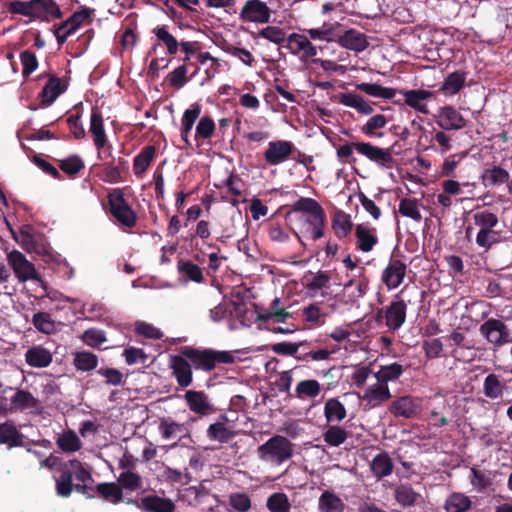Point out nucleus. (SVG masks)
Instances as JSON below:
<instances>
[{
	"mask_svg": "<svg viewBox=\"0 0 512 512\" xmlns=\"http://www.w3.org/2000/svg\"><path fill=\"white\" fill-rule=\"evenodd\" d=\"M293 443L282 435H274L257 448L258 459L271 467H279L293 456Z\"/></svg>",
	"mask_w": 512,
	"mask_h": 512,
	"instance_id": "obj_1",
	"label": "nucleus"
},
{
	"mask_svg": "<svg viewBox=\"0 0 512 512\" xmlns=\"http://www.w3.org/2000/svg\"><path fill=\"white\" fill-rule=\"evenodd\" d=\"M474 224L479 228L476 244L484 249L491 248L502 240V230L498 229V216L488 210H476L473 213Z\"/></svg>",
	"mask_w": 512,
	"mask_h": 512,
	"instance_id": "obj_2",
	"label": "nucleus"
},
{
	"mask_svg": "<svg viewBox=\"0 0 512 512\" xmlns=\"http://www.w3.org/2000/svg\"><path fill=\"white\" fill-rule=\"evenodd\" d=\"M7 263L20 283L32 281L46 290L45 282L27 257L18 250H12L7 254Z\"/></svg>",
	"mask_w": 512,
	"mask_h": 512,
	"instance_id": "obj_3",
	"label": "nucleus"
},
{
	"mask_svg": "<svg viewBox=\"0 0 512 512\" xmlns=\"http://www.w3.org/2000/svg\"><path fill=\"white\" fill-rule=\"evenodd\" d=\"M184 355L189 358L196 369L211 371L217 363L230 364L235 361V356L230 351L215 350H187Z\"/></svg>",
	"mask_w": 512,
	"mask_h": 512,
	"instance_id": "obj_4",
	"label": "nucleus"
},
{
	"mask_svg": "<svg viewBox=\"0 0 512 512\" xmlns=\"http://www.w3.org/2000/svg\"><path fill=\"white\" fill-rule=\"evenodd\" d=\"M307 33L301 34L293 32L287 36L286 48L293 56H297L301 61L313 60L319 53V49L314 45Z\"/></svg>",
	"mask_w": 512,
	"mask_h": 512,
	"instance_id": "obj_5",
	"label": "nucleus"
},
{
	"mask_svg": "<svg viewBox=\"0 0 512 512\" xmlns=\"http://www.w3.org/2000/svg\"><path fill=\"white\" fill-rule=\"evenodd\" d=\"M271 10L262 0H247L239 12L243 23L266 24L270 21Z\"/></svg>",
	"mask_w": 512,
	"mask_h": 512,
	"instance_id": "obj_6",
	"label": "nucleus"
},
{
	"mask_svg": "<svg viewBox=\"0 0 512 512\" xmlns=\"http://www.w3.org/2000/svg\"><path fill=\"white\" fill-rule=\"evenodd\" d=\"M407 305L402 299L393 300L385 309L377 312V317L385 320L389 331H398L406 321Z\"/></svg>",
	"mask_w": 512,
	"mask_h": 512,
	"instance_id": "obj_7",
	"label": "nucleus"
},
{
	"mask_svg": "<svg viewBox=\"0 0 512 512\" xmlns=\"http://www.w3.org/2000/svg\"><path fill=\"white\" fill-rule=\"evenodd\" d=\"M355 150L370 161L383 168H390L393 164V156L390 148H380L369 142H354Z\"/></svg>",
	"mask_w": 512,
	"mask_h": 512,
	"instance_id": "obj_8",
	"label": "nucleus"
},
{
	"mask_svg": "<svg viewBox=\"0 0 512 512\" xmlns=\"http://www.w3.org/2000/svg\"><path fill=\"white\" fill-rule=\"evenodd\" d=\"M110 212L122 225L132 228L136 225L137 215L126 202L122 194L109 195Z\"/></svg>",
	"mask_w": 512,
	"mask_h": 512,
	"instance_id": "obj_9",
	"label": "nucleus"
},
{
	"mask_svg": "<svg viewBox=\"0 0 512 512\" xmlns=\"http://www.w3.org/2000/svg\"><path fill=\"white\" fill-rule=\"evenodd\" d=\"M480 333L485 339L495 346L509 343V330L505 323L498 319H488L480 326Z\"/></svg>",
	"mask_w": 512,
	"mask_h": 512,
	"instance_id": "obj_10",
	"label": "nucleus"
},
{
	"mask_svg": "<svg viewBox=\"0 0 512 512\" xmlns=\"http://www.w3.org/2000/svg\"><path fill=\"white\" fill-rule=\"evenodd\" d=\"M392 397L389 386L376 380L375 383L369 384L359 396L362 403L368 408H376L390 400Z\"/></svg>",
	"mask_w": 512,
	"mask_h": 512,
	"instance_id": "obj_11",
	"label": "nucleus"
},
{
	"mask_svg": "<svg viewBox=\"0 0 512 512\" xmlns=\"http://www.w3.org/2000/svg\"><path fill=\"white\" fill-rule=\"evenodd\" d=\"M294 145L291 141L275 140L268 143L264 152L265 161L271 166H277L286 162L292 155Z\"/></svg>",
	"mask_w": 512,
	"mask_h": 512,
	"instance_id": "obj_12",
	"label": "nucleus"
},
{
	"mask_svg": "<svg viewBox=\"0 0 512 512\" xmlns=\"http://www.w3.org/2000/svg\"><path fill=\"white\" fill-rule=\"evenodd\" d=\"M184 400L189 410L200 417L208 416L216 411L209 396L204 391L187 390Z\"/></svg>",
	"mask_w": 512,
	"mask_h": 512,
	"instance_id": "obj_13",
	"label": "nucleus"
},
{
	"mask_svg": "<svg viewBox=\"0 0 512 512\" xmlns=\"http://www.w3.org/2000/svg\"><path fill=\"white\" fill-rule=\"evenodd\" d=\"M436 124L443 130H460L466 126V120L455 107H440L435 115Z\"/></svg>",
	"mask_w": 512,
	"mask_h": 512,
	"instance_id": "obj_14",
	"label": "nucleus"
},
{
	"mask_svg": "<svg viewBox=\"0 0 512 512\" xmlns=\"http://www.w3.org/2000/svg\"><path fill=\"white\" fill-rule=\"evenodd\" d=\"M404 97V103L421 114H429L428 101L435 93L427 89L397 90Z\"/></svg>",
	"mask_w": 512,
	"mask_h": 512,
	"instance_id": "obj_15",
	"label": "nucleus"
},
{
	"mask_svg": "<svg viewBox=\"0 0 512 512\" xmlns=\"http://www.w3.org/2000/svg\"><path fill=\"white\" fill-rule=\"evenodd\" d=\"M421 407V399L410 395L396 398L390 405V412L396 417L412 418Z\"/></svg>",
	"mask_w": 512,
	"mask_h": 512,
	"instance_id": "obj_16",
	"label": "nucleus"
},
{
	"mask_svg": "<svg viewBox=\"0 0 512 512\" xmlns=\"http://www.w3.org/2000/svg\"><path fill=\"white\" fill-rule=\"evenodd\" d=\"M337 43L357 53L363 52L369 46L367 36L356 29H348L343 34H338Z\"/></svg>",
	"mask_w": 512,
	"mask_h": 512,
	"instance_id": "obj_17",
	"label": "nucleus"
},
{
	"mask_svg": "<svg viewBox=\"0 0 512 512\" xmlns=\"http://www.w3.org/2000/svg\"><path fill=\"white\" fill-rule=\"evenodd\" d=\"M406 275V265L400 260H391L382 272V281L388 290L399 287Z\"/></svg>",
	"mask_w": 512,
	"mask_h": 512,
	"instance_id": "obj_18",
	"label": "nucleus"
},
{
	"mask_svg": "<svg viewBox=\"0 0 512 512\" xmlns=\"http://www.w3.org/2000/svg\"><path fill=\"white\" fill-rule=\"evenodd\" d=\"M89 132L98 151V158H101V150L106 146L108 138L104 128L103 117L97 109H93L91 112Z\"/></svg>",
	"mask_w": 512,
	"mask_h": 512,
	"instance_id": "obj_19",
	"label": "nucleus"
},
{
	"mask_svg": "<svg viewBox=\"0 0 512 512\" xmlns=\"http://www.w3.org/2000/svg\"><path fill=\"white\" fill-rule=\"evenodd\" d=\"M228 417L220 415L218 420L209 425L207 428V437L211 441L227 443L236 436V432L228 426Z\"/></svg>",
	"mask_w": 512,
	"mask_h": 512,
	"instance_id": "obj_20",
	"label": "nucleus"
},
{
	"mask_svg": "<svg viewBox=\"0 0 512 512\" xmlns=\"http://www.w3.org/2000/svg\"><path fill=\"white\" fill-rule=\"evenodd\" d=\"M368 291V281L362 279L358 282L355 280L348 281L343 288V295L337 296V302L354 305L363 298Z\"/></svg>",
	"mask_w": 512,
	"mask_h": 512,
	"instance_id": "obj_21",
	"label": "nucleus"
},
{
	"mask_svg": "<svg viewBox=\"0 0 512 512\" xmlns=\"http://www.w3.org/2000/svg\"><path fill=\"white\" fill-rule=\"evenodd\" d=\"M170 367L176 377L177 383L181 387H188L193 381L192 369L189 362L182 356H171Z\"/></svg>",
	"mask_w": 512,
	"mask_h": 512,
	"instance_id": "obj_22",
	"label": "nucleus"
},
{
	"mask_svg": "<svg viewBox=\"0 0 512 512\" xmlns=\"http://www.w3.org/2000/svg\"><path fill=\"white\" fill-rule=\"evenodd\" d=\"M325 220V213L312 217H301V232L311 240L320 239L324 236Z\"/></svg>",
	"mask_w": 512,
	"mask_h": 512,
	"instance_id": "obj_23",
	"label": "nucleus"
},
{
	"mask_svg": "<svg viewBox=\"0 0 512 512\" xmlns=\"http://www.w3.org/2000/svg\"><path fill=\"white\" fill-rule=\"evenodd\" d=\"M200 114L201 106L198 103H194L188 109H186L182 115L180 135L186 146H190L188 137L196 120L200 117Z\"/></svg>",
	"mask_w": 512,
	"mask_h": 512,
	"instance_id": "obj_24",
	"label": "nucleus"
},
{
	"mask_svg": "<svg viewBox=\"0 0 512 512\" xmlns=\"http://www.w3.org/2000/svg\"><path fill=\"white\" fill-rule=\"evenodd\" d=\"M357 247L363 252H370L378 243L376 229L365 224H358L355 228Z\"/></svg>",
	"mask_w": 512,
	"mask_h": 512,
	"instance_id": "obj_25",
	"label": "nucleus"
},
{
	"mask_svg": "<svg viewBox=\"0 0 512 512\" xmlns=\"http://www.w3.org/2000/svg\"><path fill=\"white\" fill-rule=\"evenodd\" d=\"M53 359L52 353L42 347V346H34L29 348L25 353V361L26 363L35 368H44L51 364Z\"/></svg>",
	"mask_w": 512,
	"mask_h": 512,
	"instance_id": "obj_26",
	"label": "nucleus"
},
{
	"mask_svg": "<svg viewBox=\"0 0 512 512\" xmlns=\"http://www.w3.org/2000/svg\"><path fill=\"white\" fill-rule=\"evenodd\" d=\"M58 448L64 453H75L82 448V441L74 430L67 429L56 437Z\"/></svg>",
	"mask_w": 512,
	"mask_h": 512,
	"instance_id": "obj_27",
	"label": "nucleus"
},
{
	"mask_svg": "<svg viewBox=\"0 0 512 512\" xmlns=\"http://www.w3.org/2000/svg\"><path fill=\"white\" fill-rule=\"evenodd\" d=\"M509 172L501 166L484 169L480 179L485 187L500 186L509 181Z\"/></svg>",
	"mask_w": 512,
	"mask_h": 512,
	"instance_id": "obj_28",
	"label": "nucleus"
},
{
	"mask_svg": "<svg viewBox=\"0 0 512 512\" xmlns=\"http://www.w3.org/2000/svg\"><path fill=\"white\" fill-rule=\"evenodd\" d=\"M339 24L324 22L322 26L306 29L305 32L312 40L337 42V27Z\"/></svg>",
	"mask_w": 512,
	"mask_h": 512,
	"instance_id": "obj_29",
	"label": "nucleus"
},
{
	"mask_svg": "<svg viewBox=\"0 0 512 512\" xmlns=\"http://www.w3.org/2000/svg\"><path fill=\"white\" fill-rule=\"evenodd\" d=\"M324 416L327 423H340L346 418L347 411L338 398H330L325 402Z\"/></svg>",
	"mask_w": 512,
	"mask_h": 512,
	"instance_id": "obj_30",
	"label": "nucleus"
},
{
	"mask_svg": "<svg viewBox=\"0 0 512 512\" xmlns=\"http://www.w3.org/2000/svg\"><path fill=\"white\" fill-rule=\"evenodd\" d=\"M371 471L377 479L389 476L393 471V462L386 452L379 453L370 464Z\"/></svg>",
	"mask_w": 512,
	"mask_h": 512,
	"instance_id": "obj_31",
	"label": "nucleus"
},
{
	"mask_svg": "<svg viewBox=\"0 0 512 512\" xmlns=\"http://www.w3.org/2000/svg\"><path fill=\"white\" fill-rule=\"evenodd\" d=\"M465 82L466 73L463 71H455L445 78L440 90L443 94L452 96L457 94L464 87Z\"/></svg>",
	"mask_w": 512,
	"mask_h": 512,
	"instance_id": "obj_32",
	"label": "nucleus"
},
{
	"mask_svg": "<svg viewBox=\"0 0 512 512\" xmlns=\"http://www.w3.org/2000/svg\"><path fill=\"white\" fill-rule=\"evenodd\" d=\"M421 203L416 198L407 197L399 201L398 212L406 218H410L415 222L422 220Z\"/></svg>",
	"mask_w": 512,
	"mask_h": 512,
	"instance_id": "obj_33",
	"label": "nucleus"
},
{
	"mask_svg": "<svg viewBox=\"0 0 512 512\" xmlns=\"http://www.w3.org/2000/svg\"><path fill=\"white\" fill-rule=\"evenodd\" d=\"M340 103L354 108L363 115H371L374 111L372 105L362 96L354 93H345L340 97Z\"/></svg>",
	"mask_w": 512,
	"mask_h": 512,
	"instance_id": "obj_34",
	"label": "nucleus"
},
{
	"mask_svg": "<svg viewBox=\"0 0 512 512\" xmlns=\"http://www.w3.org/2000/svg\"><path fill=\"white\" fill-rule=\"evenodd\" d=\"M293 212L303 214L301 217H312L324 214L322 206L314 199L301 197L293 205Z\"/></svg>",
	"mask_w": 512,
	"mask_h": 512,
	"instance_id": "obj_35",
	"label": "nucleus"
},
{
	"mask_svg": "<svg viewBox=\"0 0 512 512\" xmlns=\"http://www.w3.org/2000/svg\"><path fill=\"white\" fill-rule=\"evenodd\" d=\"M142 507L146 512H173L174 503L167 498L147 496L142 499Z\"/></svg>",
	"mask_w": 512,
	"mask_h": 512,
	"instance_id": "obj_36",
	"label": "nucleus"
},
{
	"mask_svg": "<svg viewBox=\"0 0 512 512\" xmlns=\"http://www.w3.org/2000/svg\"><path fill=\"white\" fill-rule=\"evenodd\" d=\"M330 287L331 276L326 271L317 272L307 284V289L313 297L318 295V291H321V296L325 297L327 295L325 290H328Z\"/></svg>",
	"mask_w": 512,
	"mask_h": 512,
	"instance_id": "obj_37",
	"label": "nucleus"
},
{
	"mask_svg": "<svg viewBox=\"0 0 512 512\" xmlns=\"http://www.w3.org/2000/svg\"><path fill=\"white\" fill-rule=\"evenodd\" d=\"M404 373V367L399 363L381 365L379 370L374 373L376 380L388 385L389 382L398 380Z\"/></svg>",
	"mask_w": 512,
	"mask_h": 512,
	"instance_id": "obj_38",
	"label": "nucleus"
},
{
	"mask_svg": "<svg viewBox=\"0 0 512 512\" xmlns=\"http://www.w3.org/2000/svg\"><path fill=\"white\" fill-rule=\"evenodd\" d=\"M155 153V147L150 145L144 147L140 153L135 156L133 160V171L136 176H142L145 173L149 168Z\"/></svg>",
	"mask_w": 512,
	"mask_h": 512,
	"instance_id": "obj_39",
	"label": "nucleus"
},
{
	"mask_svg": "<svg viewBox=\"0 0 512 512\" xmlns=\"http://www.w3.org/2000/svg\"><path fill=\"white\" fill-rule=\"evenodd\" d=\"M395 500L402 507H410L421 497L409 484H401L394 491Z\"/></svg>",
	"mask_w": 512,
	"mask_h": 512,
	"instance_id": "obj_40",
	"label": "nucleus"
},
{
	"mask_svg": "<svg viewBox=\"0 0 512 512\" xmlns=\"http://www.w3.org/2000/svg\"><path fill=\"white\" fill-rule=\"evenodd\" d=\"M441 187L442 190L448 193L451 197L458 196L464 193L472 195L476 188V183L468 181L459 182L453 179H447L442 181Z\"/></svg>",
	"mask_w": 512,
	"mask_h": 512,
	"instance_id": "obj_41",
	"label": "nucleus"
},
{
	"mask_svg": "<svg viewBox=\"0 0 512 512\" xmlns=\"http://www.w3.org/2000/svg\"><path fill=\"white\" fill-rule=\"evenodd\" d=\"M318 505L322 512H343L345 508L341 498L328 490L320 495Z\"/></svg>",
	"mask_w": 512,
	"mask_h": 512,
	"instance_id": "obj_42",
	"label": "nucleus"
},
{
	"mask_svg": "<svg viewBox=\"0 0 512 512\" xmlns=\"http://www.w3.org/2000/svg\"><path fill=\"white\" fill-rule=\"evenodd\" d=\"M11 404L18 410H36L39 407V401L30 392L18 390L11 398Z\"/></svg>",
	"mask_w": 512,
	"mask_h": 512,
	"instance_id": "obj_43",
	"label": "nucleus"
},
{
	"mask_svg": "<svg viewBox=\"0 0 512 512\" xmlns=\"http://www.w3.org/2000/svg\"><path fill=\"white\" fill-rule=\"evenodd\" d=\"M471 499L463 493L454 492L448 496L444 508L446 512H466L471 507Z\"/></svg>",
	"mask_w": 512,
	"mask_h": 512,
	"instance_id": "obj_44",
	"label": "nucleus"
},
{
	"mask_svg": "<svg viewBox=\"0 0 512 512\" xmlns=\"http://www.w3.org/2000/svg\"><path fill=\"white\" fill-rule=\"evenodd\" d=\"M357 89L376 98L392 99L397 94V90L390 87H384L379 84L372 83H360L357 85Z\"/></svg>",
	"mask_w": 512,
	"mask_h": 512,
	"instance_id": "obj_45",
	"label": "nucleus"
},
{
	"mask_svg": "<svg viewBox=\"0 0 512 512\" xmlns=\"http://www.w3.org/2000/svg\"><path fill=\"white\" fill-rule=\"evenodd\" d=\"M73 365L78 371L89 372L98 366V357L88 351L76 352L73 358Z\"/></svg>",
	"mask_w": 512,
	"mask_h": 512,
	"instance_id": "obj_46",
	"label": "nucleus"
},
{
	"mask_svg": "<svg viewBox=\"0 0 512 512\" xmlns=\"http://www.w3.org/2000/svg\"><path fill=\"white\" fill-rule=\"evenodd\" d=\"M159 430L164 439L170 440L179 438L186 432V427L183 423H178L171 419H162L159 424Z\"/></svg>",
	"mask_w": 512,
	"mask_h": 512,
	"instance_id": "obj_47",
	"label": "nucleus"
},
{
	"mask_svg": "<svg viewBox=\"0 0 512 512\" xmlns=\"http://www.w3.org/2000/svg\"><path fill=\"white\" fill-rule=\"evenodd\" d=\"M35 8L39 11L38 19L47 20L49 16L61 18L62 13L54 0H33Z\"/></svg>",
	"mask_w": 512,
	"mask_h": 512,
	"instance_id": "obj_48",
	"label": "nucleus"
},
{
	"mask_svg": "<svg viewBox=\"0 0 512 512\" xmlns=\"http://www.w3.org/2000/svg\"><path fill=\"white\" fill-rule=\"evenodd\" d=\"M352 226L353 224L348 214L343 211L335 213L332 220V228L338 237H346L351 232Z\"/></svg>",
	"mask_w": 512,
	"mask_h": 512,
	"instance_id": "obj_49",
	"label": "nucleus"
},
{
	"mask_svg": "<svg viewBox=\"0 0 512 512\" xmlns=\"http://www.w3.org/2000/svg\"><path fill=\"white\" fill-rule=\"evenodd\" d=\"M62 467L68 470L71 477L73 478L74 476L79 483L85 484L92 479L91 473L76 459L69 460Z\"/></svg>",
	"mask_w": 512,
	"mask_h": 512,
	"instance_id": "obj_50",
	"label": "nucleus"
},
{
	"mask_svg": "<svg viewBox=\"0 0 512 512\" xmlns=\"http://www.w3.org/2000/svg\"><path fill=\"white\" fill-rule=\"evenodd\" d=\"M320 391V383L313 379L302 380L295 388L296 395L299 399L314 398L320 394Z\"/></svg>",
	"mask_w": 512,
	"mask_h": 512,
	"instance_id": "obj_51",
	"label": "nucleus"
},
{
	"mask_svg": "<svg viewBox=\"0 0 512 512\" xmlns=\"http://www.w3.org/2000/svg\"><path fill=\"white\" fill-rule=\"evenodd\" d=\"M266 506L270 512H289L291 503L285 493L276 492L267 498Z\"/></svg>",
	"mask_w": 512,
	"mask_h": 512,
	"instance_id": "obj_52",
	"label": "nucleus"
},
{
	"mask_svg": "<svg viewBox=\"0 0 512 512\" xmlns=\"http://www.w3.org/2000/svg\"><path fill=\"white\" fill-rule=\"evenodd\" d=\"M257 36L276 45L287 42L285 30L278 26H266L258 31Z\"/></svg>",
	"mask_w": 512,
	"mask_h": 512,
	"instance_id": "obj_53",
	"label": "nucleus"
},
{
	"mask_svg": "<svg viewBox=\"0 0 512 512\" xmlns=\"http://www.w3.org/2000/svg\"><path fill=\"white\" fill-rule=\"evenodd\" d=\"M0 443L9 447L22 445V436L17 429L10 424L0 425Z\"/></svg>",
	"mask_w": 512,
	"mask_h": 512,
	"instance_id": "obj_54",
	"label": "nucleus"
},
{
	"mask_svg": "<svg viewBox=\"0 0 512 512\" xmlns=\"http://www.w3.org/2000/svg\"><path fill=\"white\" fill-rule=\"evenodd\" d=\"M152 32L159 41L165 44L170 55L177 53L180 43H178L176 38L167 30L166 26H157Z\"/></svg>",
	"mask_w": 512,
	"mask_h": 512,
	"instance_id": "obj_55",
	"label": "nucleus"
},
{
	"mask_svg": "<svg viewBox=\"0 0 512 512\" xmlns=\"http://www.w3.org/2000/svg\"><path fill=\"white\" fill-rule=\"evenodd\" d=\"M347 436V431L344 428L331 425L324 432L323 439L329 446L338 447L346 441Z\"/></svg>",
	"mask_w": 512,
	"mask_h": 512,
	"instance_id": "obj_56",
	"label": "nucleus"
},
{
	"mask_svg": "<svg viewBox=\"0 0 512 512\" xmlns=\"http://www.w3.org/2000/svg\"><path fill=\"white\" fill-rule=\"evenodd\" d=\"M63 92L61 81L59 78L52 77L42 90V102L50 105Z\"/></svg>",
	"mask_w": 512,
	"mask_h": 512,
	"instance_id": "obj_57",
	"label": "nucleus"
},
{
	"mask_svg": "<svg viewBox=\"0 0 512 512\" xmlns=\"http://www.w3.org/2000/svg\"><path fill=\"white\" fill-rule=\"evenodd\" d=\"M504 388V384L495 374H489L484 380V394L491 399L501 397L503 395Z\"/></svg>",
	"mask_w": 512,
	"mask_h": 512,
	"instance_id": "obj_58",
	"label": "nucleus"
},
{
	"mask_svg": "<svg viewBox=\"0 0 512 512\" xmlns=\"http://www.w3.org/2000/svg\"><path fill=\"white\" fill-rule=\"evenodd\" d=\"M32 323L38 331L44 334H51L56 331L55 321L47 312L35 313L32 318Z\"/></svg>",
	"mask_w": 512,
	"mask_h": 512,
	"instance_id": "obj_59",
	"label": "nucleus"
},
{
	"mask_svg": "<svg viewBox=\"0 0 512 512\" xmlns=\"http://www.w3.org/2000/svg\"><path fill=\"white\" fill-rule=\"evenodd\" d=\"M97 490L105 500L114 504L120 502L123 496L121 486L116 483L99 484Z\"/></svg>",
	"mask_w": 512,
	"mask_h": 512,
	"instance_id": "obj_60",
	"label": "nucleus"
},
{
	"mask_svg": "<svg viewBox=\"0 0 512 512\" xmlns=\"http://www.w3.org/2000/svg\"><path fill=\"white\" fill-rule=\"evenodd\" d=\"M9 10L11 13H14V14H20L23 16L34 17V18H37V15H39V11L35 8V3L33 0L12 1L9 4Z\"/></svg>",
	"mask_w": 512,
	"mask_h": 512,
	"instance_id": "obj_61",
	"label": "nucleus"
},
{
	"mask_svg": "<svg viewBox=\"0 0 512 512\" xmlns=\"http://www.w3.org/2000/svg\"><path fill=\"white\" fill-rule=\"evenodd\" d=\"M178 270L183 276L191 281L201 283L204 280L202 269L190 261L179 262Z\"/></svg>",
	"mask_w": 512,
	"mask_h": 512,
	"instance_id": "obj_62",
	"label": "nucleus"
},
{
	"mask_svg": "<svg viewBox=\"0 0 512 512\" xmlns=\"http://www.w3.org/2000/svg\"><path fill=\"white\" fill-rule=\"evenodd\" d=\"M82 341L91 348H98L106 342V334L103 330L97 328H90L83 332L81 335Z\"/></svg>",
	"mask_w": 512,
	"mask_h": 512,
	"instance_id": "obj_63",
	"label": "nucleus"
},
{
	"mask_svg": "<svg viewBox=\"0 0 512 512\" xmlns=\"http://www.w3.org/2000/svg\"><path fill=\"white\" fill-rule=\"evenodd\" d=\"M118 483L121 487L130 491H136L142 487L141 477L131 470L122 472L118 477Z\"/></svg>",
	"mask_w": 512,
	"mask_h": 512,
	"instance_id": "obj_64",
	"label": "nucleus"
}]
</instances>
